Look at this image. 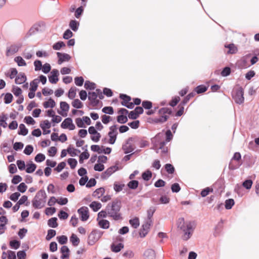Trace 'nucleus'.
Instances as JSON below:
<instances>
[{
  "mask_svg": "<svg viewBox=\"0 0 259 259\" xmlns=\"http://www.w3.org/2000/svg\"><path fill=\"white\" fill-rule=\"evenodd\" d=\"M177 225L178 228L184 233L181 236L182 239L184 241L189 240L191 237L195 229L194 223L190 221L185 222L183 218H180L178 219Z\"/></svg>",
  "mask_w": 259,
  "mask_h": 259,
  "instance_id": "obj_1",
  "label": "nucleus"
},
{
  "mask_svg": "<svg viewBox=\"0 0 259 259\" xmlns=\"http://www.w3.org/2000/svg\"><path fill=\"white\" fill-rule=\"evenodd\" d=\"M121 207V202L118 199L113 200L106 206L108 215L114 220H118L121 218L119 212Z\"/></svg>",
  "mask_w": 259,
  "mask_h": 259,
  "instance_id": "obj_2",
  "label": "nucleus"
},
{
  "mask_svg": "<svg viewBox=\"0 0 259 259\" xmlns=\"http://www.w3.org/2000/svg\"><path fill=\"white\" fill-rule=\"evenodd\" d=\"M47 194L44 190L38 191L32 200V205L35 208H41L46 202Z\"/></svg>",
  "mask_w": 259,
  "mask_h": 259,
  "instance_id": "obj_3",
  "label": "nucleus"
},
{
  "mask_svg": "<svg viewBox=\"0 0 259 259\" xmlns=\"http://www.w3.org/2000/svg\"><path fill=\"white\" fill-rule=\"evenodd\" d=\"M241 156L239 152H235L231 159L229 164V168L234 170L239 167L242 164L241 162Z\"/></svg>",
  "mask_w": 259,
  "mask_h": 259,
  "instance_id": "obj_4",
  "label": "nucleus"
},
{
  "mask_svg": "<svg viewBox=\"0 0 259 259\" xmlns=\"http://www.w3.org/2000/svg\"><path fill=\"white\" fill-rule=\"evenodd\" d=\"M159 112L161 116L159 118L155 119V121L162 123L167 120L172 111L171 109L168 108H162L159 110Z\"/></svg>",
  "mask_w": 259,
  "mask_h": 259,
  "instance_id": "obj_5",
  "label": "nucleus"
},
{
  "mask_svg": "<svg viewBox=\"0 0 259 259\" xmlns=\"http://www.w3.org/2000/svg\"><path fill=\"white\" fill-rule=\"evenodd\" d=\"M243 94V90L241 87H239L233 91L232 93V97L237 104H241L243 103L244 100Z\"/></svg>",
  "mask_w": 259,
  "mask_h": 259,
  "instance_id": "obj_6",
  "label": "nucleus"
},
{
  "mask_svg": "<svg viewBox=\"0 0 259 259\" xmlns=\"http://www.w3.org/2000/svg\"><path fill=\"white\" fill-rule=\"evenodd\" d=\"M110 131L108 135L109 137L108 142L110 144H113L116 141L118 134L117 127L116 125H113L109 127Z\"/></svg>",
  "mask_w": 259,
  "mask_h": 259,
  "instance_id": "obj_7",
  "label": "nucleus"
},
{
  "mask_svg": "<svg viewBox=\"0 0 259 259\" xmlns=\"http://www.w3.org/2000/svg\"><path fill=\"white\" fill-rule=\"evenodd\" d=\"M102 233L100 231H93L88 237V243L90 245H93L97 242L101 237Z\"/></svg>",
  "mask_w": 259,
  "mask_h": 259,
  "instance_id": "obj_8",
  "label": "nucleus"
},
{
  "mask_svg": "<svg viewBox=\"0 0 259 259\" xmlns=\"http://www.w3.org/2000/svg\"><path fill=\"white\" fill-rule=\"evenodd\" d=\"M61 127L62 128H68L70 130H73L75 128V126L73 123L72 119L69 117L64 120L61 124Z\"/></svg>",
  "mask_w": 259,
  "mask_h": 259,
  "instance_id": "obj_9",
  "label": "nucleus"
},
{
  "mask_svg": "<svg viewBox=\"0 0 259 259\" xmlns=\"http://www.w3.org/2000/svg\"><path fill=\"white\" fill-rule=\"evenodd\" d=\"M82 221H86L89 217V209L87 207L82 206L77 210Z\"/></svg>",
  "mask_w": 259,
  "mask_h": 259,
  "instance_id": "obj_10",
  "label": "nucleus"
},
{
  "mask_svg": "<svg viewBox=\"0 0 259 259\" xmlns=\"http://www.w3.org/2000/svg\"><path fill=\"white\" fill-rule=\"evenodd\" d=\"M132 138H130L126 141V143L123 145L122 149L125 153H129L134 150L135 147L132 143Z\"/></svg>",
  "mask_w": 259,
  "mask_h": 259,
  "instance_id": "obj_11",
  "label": "nucleus"
},
{
  "mask_svg": "<svg viewBox=\"0 0 259 259\" xmlns=\"http://www.w3.org/2000/svg\"><path fill=\"white\" fill-rule=\"evenodd\" d=\"M59 73L57 69H53L52 71L51 72V75L49 76V81L52 83H56L59 80Z\"/></svg>",
  "mask_w": 259,
  "mask_h": 259,
  "instance_id": "obj_12",
  "label": "nucleus"
},
{
  "mask_svg": "<svg viewBox=\"0 0 259 259\" xmlns=\"http://www.w3.org/2000/svg\"><path fill=\"white\" fill-rule=\"evenodd\" d=\"M152 223H149V222H147L146 223L143 224L142 226V228L141 229L139 235L141 238H144L146 236L147 233L149 232L150 227Z\"/></svg>",
  "mask_w": 259,
  "mask_h": 259,
  "instance_id": "obj_13",
  "label": "nucleus"
},
{
  "mask_svg": "<svg viewBox=\"0 0 259 259\" xmlns=\"http://www.w3.org/2000/svg\"><path fill=\"white\" fill-rule=\"evenodd\" d=\"M98 94L96 92H89L88 99L93 106H96L99 103V100L97 99Z\"/></svg>",
  "mask_w": 259,
  "mask_h": 259,
  "instance_id": "obj_14",
  "label": "nucleus"
},
{
  "mask_svg": "<svg viewBox=\"0 0 259 259\" xmlns=\"http://www.w3.org/2000/svg\"><path fill=\"white\" fill-rule=\"evenodd\" d=\"M57 55L58 57L59 58V64H62L63 62L68 61L71 59L70 56L68 54L58 52L57 53Z\"/></svg>",
  "mask_w": 259,
  "mask_h": 259,
  "instance_id": "obj_15",
  "label": "nucleus"
},
{
  "mask_svg": "<svg viewBox=\"0 0 259 259\" xmlns=\"http://www.w3.org/2000/svg\"><path fill=\"white\" fill-rule=\"evenodd\" d=\"M166 142L162 141L159 143V149L157 150L156 153H159V150H161L160 152L161 157H164L167 153L168 149L167 147H164Z\"/></svg>",
  "mask_w": 259,
  "mask_h": 259,
  "instance_id": "obj_16",
  "label": "nucleus"
},
{
  "mask_svg": "<svg viewBox=\"0 0 259 259\" xmlns=\"http://www.w3.org/2000/svg\"><path fill=\"white\" fill-rule=\"evenodd\" d=\"M62 255L61 258L62 259H69V249L67 246H63L60 250Z\"/></svg>",
  "mask_w": 259,
  "mask_h": 259,
  "instance_id": "obj_17",
  "label": "nucleus"
},
{
  "mask_svg": "<svg viewBox=\"0 0 259 259\" xmlns=\"http://www.w3.org/2000/svg\"><path fill=\"white\" fill-rule=\"evenodd\" d=\"M26 76L24 73L20 72L15 78L16 84H22L26 80Z\"/></svg>",
  "mask_w": 259,
  "mask_h": 259,
  "instance_id": "obj_18",
  "label": "nucleus"
},
{
  "mask_svg": "<svg viewBox=\"0 0 259 259\" xmlns=\"http://www.w3.org/2000/svg\"><path fill=\"white\" fill-rule=\"evenodd\" d=\"M19 47L16 45H12L7 49L6 55L9 56L13 55L18 51Z\"/></svg>",
  "mask_w": 259,
  "mask_h": 259,
  "instance_id": "obj_19",
  "label": "nucleus"
},
{
  "mask_svg": "<svg viewBox=\"0 0 259 259\" xmlns=\"http://www.w3.org/2000/svg\"><path fill=\"white\" fill-rule=\"evenodd\" d=\"M114 171V167H110L102 174L101 178L103 179H106L109 177Z\"/></svg>",
  "mask_w": 259,
  "mask_h": 259,
  "instance_id": "obj_20",
  "label": "nucleus"
},
{
  "mask_svg": "<svg viewBox=\"0 0 259 259\" xmlns=\"http://www.w3.org/2000/svg\"><path fill=\"white\" fill-rule=\"evenodd\" d=\"M105 193V189L103 187H101L97 189L93 193V196L100 198Z\"/></svg>",
  "mask_w": 259,
  "mask_h": 259,
  "instance_id": "obj_21",
  "label": "nucleus"
},
{
  "mask_svg": "<svg viewBox=\"0 0 259 259\" xmlns=\"http://www.w3.org/2000/svg\"><path fill=\"white\" fill-rule=\"evenodd\" d=\"M124 247L122 243H119L117 244H112L111 246V250L114 252H119Z\"/></svg>",
  "mask_w": 259,
  "mask_h": 259,
  "instance_id": "obj_22",
  "label": "nucleus"
},
{
  "mask_svg": "<svg viewBox=\"0 0 259 259\" xmlns=\"http://www.w3.org/2000/svg\"><path fill=\"white\" fill-rule=\"evenodd\" d=\"M155 210H156V208L154 206H151L148 209V210H147V219H148V220L147 222H149V223H152L151 219H152L153 215L154 213L155 212Z\"/></svg>",
  "mask_w": 259,
  "mask_h": 259,
  "instance_id": "obj_23",
  "label": "nucleus"
},
{
  "mask_svg": "<svg viewBox=\"0 0 259 259\" xmlns=\"http://www.w3.org/2000/svg\"><path fill=\"white\" fill-rule=\"evenodd\" d=\"M79 25V22L75 20H71L69 24L70 28L74 31H76L78 30Z\"/></svg>",
  "mask_w": 259,
  "mask_h": 259,
  "instance_id": "obj_24",
  "label": "nucleus"
},
{
  "mask_svg": "<svg viewBox=\"0 0 259 259\" xmlns=\"http://www.w3.org/2000/svg\"><path fill=\"white\" fill-rule=\"evenodd\" d=\"M225 47L229 49L227 52L228 54H233L237 52V48L233 44H231L228 45H226Z\"/></svg>",
  "mask_w": 259,
  "mask_h": 259,
  "instance_id": "obj_25",
  "label": "nucleus"
},
{
  "mask_svg": "<svg viewBox=\"0 0 259 259\" xmlns=\"http://www.w3.org/2000/svg\"><path fill=\"white\" fill-rule=\"evenodd\" d=\"M102 205L100 202L93 201L90 204V207L94 211H97L101 208Z\"/></svg>",
  "mask_w": 259,
  "mask_h": 259,
  "instance_id": "obj_26",
  "label": "nucleus"
},
{
  "mask_svg": "<svg viewBox=\"0 0 259 259\" xmlns=\"http://www.w3.org/2000/svg\"><path fill=\"white\" fill-rule=\"evenodd\" d=\"M70 242L72 243V244L74 246H77L80 242L79 239L77 237V236L74 234H72L70 238Z\"/></svg>",
  "mask_w": 259,
  "mask_h": 259,
  "instance_id": "obj_27",
  "label": "nucleus"
},
{
  "mask_svg": "<svg viewBox=\"0 0 259 259\" xmlns=\"http://www.w3.org/2000/svg\"><path fill=\"white\" fill-rule=\"evenodd\" d=\"M139 184L138 181L131 180V181L127 183V186L130 189L135 190L138 188Z\"/></svg>",
  "mask_w": 259,
  "mask_h": 259,
  "instance_id": "obj_28",
  "label": "nucleus"
},
{
  "mask_svg": "<svg viewBox=\"0 0 259 259\" xmlns=\"http://www.w3.org/2000/svg\"><path fill=\"white\" fill-rule=\"evenodd\" d=\"M28 132V129L26 128L24 124L21 123L19 125V131L18 132L19 135L26 136L27 135Z\"/></svg>",
  "mask_w": 259,
  "mask_h": 259,
  "instance_id": "obj_29",
  "label": "nucleus"
},
{
  "mask_svg": "<svg viewBox=\"0 0 259 259\" xmlns=\"http://www.w3.org/2000/svg\"><path fill=\"white\" fill-rule=\"evenodd\" d=\"M57 218L54 217L49 219L48 221V225L49 227L52 228H56L58 227V223L57 222Z\"/></svg>",
  "mask_w": 259,
  "mask_h": 259,
  "instance_id": "obj_30",
  "label": "nucleus"
},
{
  "mask_svg": "<svg viewBox=\"0 0 259 259\" xmlns=\"http://www.w3.org/2000/svg\"><path fill=\"white\" fill-rule=\"evenodd\" d=\"M99 226L103 229H108L109 227V222L106 220H101L98 222Z\"/></svg>",
  "mask_w": 259,
  "mask_h": 259,
  "instance_id": "obj_31",
  "label": "nucleus"
},
{
  "mask_svg": "<svg viewBox=\"0 0 259 259\" xmlns=\"http://www.w3.org/2000/svg\"><path fill=\"white\" fill-rule=\"evenodd\" d=\"M129 223L130 225L134 228H137L139 225H140V221L139 219L137 217H135V218L133 219H131L129 221Z\"/></svg>",
  "mask_w": 259,
  "mask_h": 259,
  "instance_id": "obj_32",
  "label": "nucleus"
},
{
  "mask_svg": "<svg viewBox=\"0 0 259 259\" xmlns=\"http://www.w3.org/2000/svg\"><path fill=\"white\" fill-rule=\"evenodd\" d=\"M56 103L54 100L51 98L49 99L48 101L44 103V106L45 108H47L49 107L53 108L55 106Z\"/></svg>",
  "mask_w": 259,
  "mask_h": 259,
  "instance_id": "obj_33",
  "label": "nucleus"
},
{
  "mask_svg": "<svg viewBox=\"0 0 259 259\" xmlns=\"http://www.w3.org/2000/svg\"><path fill=\"white\" fill-rule=\"evenodd\" d=\"M71 104L73 107L77 109H80L83 107V103L78 99L74 100Z\"/></svg>",
  "mask_w": 259,
  "mask_h": 259,
  "instance_id": "obj_34",
  "label": "nucleus"
},
{
  "mask_svg": "<svg viewBox=\"0 0 259 259\" xmlns=\"http://www.w3.org/2000/svg\"><path fill=\"white\" fill-rule=\"evenodd\" d=\"M152 172L149 170H147L142 175V179L145 181H149L152 177Z\"/></svg>",
  "mask_w": 259,
  "mask_h": 259,
  "instance_id": "obj_35",
  "label": "nucleus"
},
{
  "mask_svg": "<svg viewBox=\"0 0 259 259\" xmlns=\"http://www.w3.org/2000/svg\"><path fill=\"white\" fill-rule=\"evenodd\" d=\"M14 61L17 63L19 66H24L26 65V63L24 60L20 56L15 58Z\"/></svg>",
  "mask_w": 259,
  "mask_h": 259,
  "instance_id": "obj_36",
  "label": "nucleus"
},
{
  "mask_svg": "<svg viewBox=\"0 0 259 259\" xmlns=\"http://www.w3.org/2000/svg\"><path fill=\"white\" fill-rule=\"evenodd\" d=\"M119 97L122 100V101L121 102L122 105V104H127L131 100V98L125 94H120Z\"/></svg>",
  "mask_w": 259,
  "mask_h": 259,
  "instance_id": "obj_37",
  "label": "nucleus"
},
{
  "mask_svg": "<svg viewBox=\"0 0 259 259\" xmlns=\"http://www.w3.org/2000/svg\"><path fill=\"white\" fill-rule=\"evenodd\" d=\"M90 154L88 152L87 150L86 149L85 151L83 152L79 156V161L80 163L83 162V160L87 159L89 158Z\"/></svg>",
  "mask_w": 259,
  "mask_h": 259,
  "instance_id": "obj_38",
  "label": "nucleus"
},
{
  "mask_svg": "<svg viewBox=\"0 0 259 259\" xmlns=\"http://www.w3.org/2000/svg\"><path fill=\"white\" fill-rule=\"evenodd\" d=\"M84 87L87 90H94L96 88V85L94 82L87 80L84 83Z\"/></svg>",
  "mask_w": 259,
  "mask_h": 259,
  "instance_id": "obj_39",
  "label": "nucleus"
},
{
  "mask_svg": "<svg viewBox=\"0 0 259 259\" xmlns=\"http://www.w3.org/2000/svg\"><path fill=\"white\" fill-rule=\"evenodd\" d=\"M36 168V165L33 163L30 164H27V168L26 169V171L27 173H32L35 170Z\"/></svg>",
  "mask_w": 259,
  "mask_h": 259,
  "instance_id": "obj_40",
  "label": "nucleus"
},
{
  "mask_svg": "<svg viewBox=\"0 0 259 259\" xmlns=\"http://www.w3.org/2000/svg\"><path fill=\"white\" fill-rule=\"evenodd\" d=\"M234 200L233 199H228L225 201V208L227 209H230L234 205Z\"/></svg>",
  "mask_w": 259,
  "mask_h": 259,
  "instance_id": "obj_41",
  "label": "nucleus"
},
{
  "mask_svg": "<svg viewBox=\"0 0 259 259\" xmlns=\"http://www.w3.org/2000/svg\"><path fill=\"white\" fill-rule=\"evenodd\" d=\"M125 186L123 184H118L117 182L114 183L113 188L116 192H119L121 191Z\"/></svg>",
  "mask_w": 259,
  "mask_h": 259,
  "instance_id": "obj_42",
  "label": "nucleus"
},
{
  "mask_svg": "<svg viewBox=\"0 0 259 259\" xmlns=\"http://www.w3.org/2000/svg\"><path fill=\"white\" fill-rule=\"evenodd\" d=\"M39 81L37 79H34L30 82V91L32 92H35L38 87V83Z\"/></svg>",
  "mask_w": 259,
  "mask_h": 259,
  "instance_id": "obj_43",
  "label": "nucleus"
},
{
  "mask_svg": "<svg viewBox=\"0 0 259 259\" xmlns=\"http://www.w3.org/2000/svg\"><path fill=\"white\" fill-rule=\"evenodd\" d=\"M76 89L75 87H72L68 92V97L70 99H73L76 96Z\"/></svg>",
  "mask_w": 259,
  "mask_h": 259,
  "instance_id": "obj_44",
  "label": "nucleus"
},
{
  "mask_svg": "<svg viewBox=\"0 0 259 259\" xmlns=\"http://www.w3.org/2000/svg\"><path fill=\"white\" fill-rule=\"evenodd\" d=\"M56 232L55 230L50 229L48 231V234L46 236V240H50L53 237L56 235Z\"/></svg>",
  "mask_w": 259,
  "mask_h": 259,
  "instance_id": "obj_45",
  "label": "nucleus"
},
{
  "mask_svg": "<svg viewBox=\"0 0 259 259\" xmlns=\"http://www.w3.org/2000/svg\"><path fill=\"white\" fill-rule=\"evenodd\" d=\"M207 89V87H206L205 85H200L197 86L195 88V91L197 94H201V93H203L205 92V91H206Z\"/></svg>",
  "mask_w": 259,
  "mask_h": 259,
  "instance_id": "obj_46",
  "label": "nucleus"
},
{
  "mask_svg": "<svg viewBox=\"0 0 259 259\" xmlns=\"http://www.w3.org/2000/svg\"><path fill=\"white\" fill-rule=\"evenodd\" d=\"M40 127L42 130L49 129L51 126V124L48 120H44L43 122L40 123Z\"/></svg>",
  "mask_w": 259,
  "mask_h": 259,
  "instance_id": "obj_47",
  "label": "nucleus"
},
{
  "mask_svg": "<svg viewBox=\"0 0 259 259\" xmlns=\"http://www.w3.org/2000/svg\"><path fill=\"white\" fill-rule=\"evenodd\" d=\"M13 97L11 93H7L4 98V102L5 104H10L13 100Z\"/></svg>",
  "mask_w": 259,
  "mask_h": 259,
  "instance_id": "obj_48",
  "label": "nucleus"
},
{
  "mask_svg": "<svg viewBox=\"0 0 259 259\" xmlns=\"http://www.w3.org/2000/svg\"><path fill=\"white\" fill-rule=\"evenodd\" d=\"M10 245L11 248L17 249L20 247V242L17 240H12L10 242Z\"/></svg>",
  "mask_w": 259,
  "mask_h": 259,
  "instance_id": "obj_49",
  "label": "nucleus"
},
{
  "mask_svg": "<svg viewBox=\"0 0 259 259\" xmlns=\"http://www.w3.org/2000/svg\"><path fill=\"white\" fill-rule=\"evenodd\" d=\"M65 44L63 41H58L53 46V48L55 50H60L62 47H65Z\"/></svg>",
  "mask_w": 259,
  "mask_h": 259,
  "instance_id": "obj_50",
  "label": "nucleus"
},
{
  "mask_svg": "<svg viewBox=\"0 0 259 259\" xmlns=\"http://www.w3.org/2000/svg\"><path fill=\"white\" fill-rule=\"evenodd\" d=\"M166 171L169 174H172L175 171V168L171 164H166L164 166Z\"/></svg>",
  "mask_w": 259,
  "mask_h": 259,
  "instance_id": "obj_51",
  "label": "nucleus"
},
{
  "mask_svg": "<svg viewBox=\"0 0 259 259\" xmlns=\"http://www.w3.org/2000/svg\"><path fill=\"white\" fill-rule=\"evenodd\" d=\"M57 239L59 242V243L61 244H65L67 243L68 238L67 236L65 235H61L60 236H58Z\"/></svg>",
  "mask_w": 259,
  "mask_h": 259,
  "instance_id": "obj_52",
  "label": "nucleus"
},
{
  "mask_svg": "<svg viewBox=\"0 0 259 259\" xmlns=\"http://www.w3.org/2000/svg\"><path fill=\"white\" fill-rule=\"evenodd\" d=\"M195 95V93H191L189 94L183 100V101L181 102V104L182 105H184L188 103V102L190 100V99L193 97Z\"/></svg>",
  "mask_w": 259,
  "mask_h": 259,
  "instance_id": "obj_53",
  "label": "nucleus"
},
{
  "mask_svg": "<svg viewBox=\"0 0 259 259\" xmlns=\"http://www.w3.org/2000/svg\"><path fill=\"white\" fill-rule=\"evenodd\" d=\"M45 155L42 153L37 154L34 158V160L37 162H41L45 160Z\"/></svg>",
  "mask_w": 259,
  "mask_h": 259,
  "instance_id": "obj_54",
  "label": "nucleus"
},
{
  "mask_svg": "<svg viewBox=\"0 0 259 259\" xmlns=\"http://www.w3.org/2000/svg\"><path fill=\"white\" fill-rule=\"evenodd\" d=\"M102 111L106 114L112 115L114 113L113 108L112 107H105L102 109Z\"/></svg>",
  "mask_w": 259,
  "mask_h": 259,
  "instance_id": "obj_55",
  "label": "nucleus"
},
{
  "mask_svg": "<svg viewBox=\"0 0 259 259\" xmlns=\"http://www.w3.org/2000/svg\"><path fill=\"white\" fill-rule=\"evenodd\" d=\"M117 121L120 123H125L127 121V118L125 115H120L117 116Z\"/></svg>",
  "mask_w": 259,
  "mask_h": 259,
  "instance_id": "obj_56",
  "label": "nucleus"
},
{
  "mask_svg": "<svg viewBox=\"0 0 259 259\" xmlns=\"http://www.w3.org/2000/svg\"><path fill=\"white\" fill-rule=\"evenodd\" d=\"M91 150L94 152H97L99 154L103 153V149L99 145H93L91 147Z\"/></svg>",
  "mask_w": 259,
  "mask_h": 259,
  "instance_id": "obj_57",
  "label": "nucleus"
},
{
  "mask_svg": "<svg viewBox=\"0 0 259 259\" xmlns=\"http://www.w3.org/2000/svg\"><path fill=\"white\" fill-rule=\"evenodd\" d=\"M212 191L213 189L212 188L207 187L202 190L201 195L203 197H205L208 195L210 192H212Z\"/></svg>",
  "mask_w": 259,
  "mask_h": 259,
  "instance_id": "obj_58",
  "label": "nucleus"
},
{
  "mask_svg": "<svg viewBox=\"0 0 259 259\" xmlns=\"http://www.w3.org/2000/svg\"><path fill=\"white\" fill-rule=\"evenodd\" d=\"M76 152L80 153V151L74 148H71L70 147L67 148V152L72 157L77 155Z\"/></svg>",
  "mask_w": 259,
  "mask_h": 259,
  "instance_id": "obj_59",
  "label": "nucleus"
},
{
  "mask_svg": "<svg viewBox=\"0 0 259 259\" xmlns=\"http://www.w3.org/2000/svg\"><path fill=\"white\" fill-rule=\"evenodd\" d=\"M60 108L62 111L67 112L69 109V105L66 102H60Z\"/></svg>",
  "mask_w": 259,
  "mask_h": 259,
  "instance_id": "obj_60",
  "label": "nucleus"
},
{
  "mask_svg": "<svg viewBox=\"0 0 259 259\" xmlns=\"http://www.w3.org/2000/svg\"><path fill=\"white\" fill-rule=\"evenodd\" d=\"M33 151V147L31 145H27L24 150V153L27 155H30Z\"/></svg>",
  "mask_w": 259,
  "mask_h": 259,
  "instance_id": "obj_61",
  "label": "nucleus"
},
{
  "mask_svg": "<svg viewBox=\"0 0 259 259\" xmlns=\"http://www.w3.org/2000/svg\"><path fill=\"white\" fill-rule=\"evenodd\" d=\"M12 92L15 96L17 97L20 96L22 94L21 89L18 87H14L12 89Z\"/></svg>",
  "mask_w": 259,
  "mask_h": 259,
  "instance_id": "obj_62",
  "label": "nucleus"
},
{
  "mask_svg": "<svg viewBox=\"0 0 259 259\" xmlns=\"http://www.w3.org/2000/svg\"><path fill=\"white\" fill-rule=\"evenodd\" d=\"M74 81L75 83L77 86H82L83 82H84V79L82 77H76L74 78Z\"/></svg>",
  "mask_w": 259,
  "mask_h": 259,
  "instance_id": "obj_63",
  "label": "nucleus"
},
{
  "mask_svg": "<svg viewBox=\"0 0 259 259\" xmlns=\"http://www.w3.org/2000/svg\"><path fill=\"white\" fill-rule=\"evenodd\" d=\"M68 163L70 165L71 168L74 169L77 163V161L75 159L69 158L68 159Z\"/></svg>",
  "mask_w": 259,
  "mask_h": 259,
  "instance_id": "obj_64",
  "label": "nucleus"
}]
</instances>
